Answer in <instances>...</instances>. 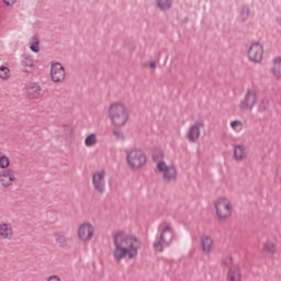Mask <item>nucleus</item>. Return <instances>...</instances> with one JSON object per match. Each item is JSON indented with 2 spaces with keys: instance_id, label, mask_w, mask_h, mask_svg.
Returning a JSON list of instances; mask_svg holds the SVG:
<instances>
[{
  "instance_id": "39448f33",
  "label": "nucleus",
  "mask_w": 281,
  "mask_h": 281,
  "mask_svg": "<svg viewBox=\"0 0 281 281\" xmlns=\"http://www.w3.org/2000/svg\"><path fill=\"white\" fill-rule=\"evenodd\" d=\"M125 164L130 170H142L148 164V156L142 148L130 147L125 149Z\"/></svg>"
},
{
  "instance_id": "bb28decb",
  "label": "nucleus",
  "mask_w": 281,
  "mask_h": 281,
  "mask_svg": "<svg viewBox=\"0 0 281 281\" xmlns=\"http://www.w3.org/2000/svg\"><path fill=\"white\" fill-rule=\"evenodd\" d=\"M67 240H69V238L65 234L56 235V243L59 247H65V245H67Z\"/></svg>"
},
{
  "instance_id": "423d86ee",
  "label": "nucleus",
  "mask_w": 281,
  "mask_h": 281,
  "mask_svg": "<svg viewBox=\"0 0 281 281\" xmlns=\"http://www.w3.org/2000/svg\"><path fill=\"white\" fill-rule=\"evenodd\" d=\"M177 238V233L175 228L170 226V224H165L160 227V236L153 244L155 251L161 254L164 251V247H170L172 243Z\"/></svg>"
},
{
  "instance_id": "dca6fc26",
  "label": "nucleus",
  "mask_w": 281,
  "mask_h": 281,
  "mask_svg": "<svg viewBox=\"0 0 281 281\" xmlns=\"http://www.w3.org/2000/svg\"><path fill=\"white\" fill-rule=\"evenodd\" d=\"M200 247L204 256H210L214 251V239L207 235H203L200 239Z\"/></svg>"
},
{
  "instance_id": "6ab92c4d",
  "label": "nucleus",
  "mask_w": 281,
  "mask_h": 281,
  "mask_svg": "<svg viewBox=\"0 0 281 281\" xmlns=\"http://www.w3.org/2000/svg\"><path fill=\"white\" fill-rule=\"evenodd\" d=\"M22 69L26 74H30V71H34V58L27 56L22 60Z\"/></svg>"
},
{
  "instance_id": "f8f14e48",
  "label": "nucleus",
  "mask_w": 281,
  "mask_h": 281,
  "mask_svg": "<svg viewBox=\"0 0 281 281\" xmlns=\"http://www.w3.org/2000/svg\"><path fill=\"white\" fill-rule=\"evenodd\" d=\"M247 157H249V150L245 144L233 145V160L236 161V164L246 161Z\"/></svg>"
},
{
  "instance_id": "f257e3e1",
  "label": "nucleus",
  "mask_w": 281,
  "mask_h": 281,
  "mask_svg": "<svg viewBox=\"0 0 281 281\" xmlns=\"http://www.w3.org/2000/svg\"><path fill=\"white\" fill-rule=\"evenodd\" d=\"M113 258L116 262H121L124 258L133 260L137 258L139 249H142V241L137 236L126 231H117L113 234Z\"/></svg>"
},
{
  "instance_id": "a878e982",
  "label": "nucleus",
  "mask_w": 281,
  "mask_h": 281,
  "mask_svg": "<svg viewBox=\"0 0 281 281\" xmlns=\"http://www.w3.org/2000/svg\"><path fill=\"white\" fill-rule=\"evenodd\" d=\"M86 146H95L98 144V136L95 134H90L86 137L85 140Z\"/></svg>"
},
{
  "instance_id": "ddd939ff",
  "label": "nucleus",
  "mask_w": 281,
  "mask_h": 281,
  "mask_svg": "<svg viewBox=\"0 0 281 281\" xmlns=\"http://www.w3.org/2000/svg\"><path fill=\"white\" fill-rule=\"evenodd\" d=\"M105 179H106V171L104 169L95 171L92 175V186L94 190H98V192H104V188L106 186Z\"/></svg>"
},
{
  "instance_id": "f03ea898",
  "label": "nucleus",
  "mask_w": 281,
  "mask_h": 281,
  "mask_svg": "<svg viewBox=\"0 0 281 281\" xmlns=\"http://www.w3.org/2000/svg\"><path fill=\"white\" fill-rule=\"evenodd\" d=\"M106 117L114 128H122L123 126H126L128 120H131V110H128L126 103L114 101L108 106Z\"/></svg>"
},
{
  "instance_id": "4468645a",
  "label": "nucleus",
  "mask_w": 281,
  "mask_h": 281,
  "mask_svg": "<svg viewBox=\"0 0 281 281\" xmlns=\"http://www.w3.org/2000/svg\"><path fill=\"white\" fill-rule=\"evenodd\" d=\"M65 67L60 63H55L50 67V78L53 82H63L65 80Z\"/></svg>"
},
{
  "instance_id": "a211bd4d",
  "label": "nucleus",
  "mask_w": 281,
  "mask_h": 281,
  "mask_svg": "<svg viewBox=\"0 0 281 281\" xmlns=\"http://www.w3.org/2000/svg\"><path fill=\"white\" fill-rule=\"evenodd\" d=\"M271 74L278 80L281 78V57H276L272 61Z\"/></svg>"
},
{
  "instance_id": "1a4fd4ad",
  "label": "nucleus",
  "mask_w": 281,
  "mask_h": 281,
  "mask_svg": "<svg viewBox=\"0 0 281 281\" xmlns=\"http://www.w3.org/2000/svg\"><path fill=\"white\" fill-rule=\"evenodd\" d=\"M205 124L203 121L194 122L187 130V139L189 144H198L201 139V128H204Z\"/></svg>"
},
{
  "instance_id": "aec40b11",
  "label": "nucleus",
  "mask_w": 281,
  "mask_h": 281,
  "mask_svg": "<svg viewBox=\"0 0 281 281\" xmlns=\"http://www.w3.org/2000/svg\"><path fill=\"white\" fill-rule=\"evenodd\" d=\"M30 49H31V52H34L35 54H38V52H41L38 36L31 37Z\"/></svg>"
},
{
  "instance_id": "412c9836",
  "label": "nucleus",
  "mask_w": 281,
  "mask_h": 281,
  "mask_svg": "<svg viewBox=\"0 0 281 281\" xmlns=\"http://www.w3.org/2000/svg\"><path fill=\"white\" fill-rule=\"evenodd\" d=\"M27 93L36 98L41 94V86H38V83H30L27 86Z\"/></svg>"
},
{
  "instance_id": "2eb2a0df",
  "label": "nucleus",
  "mask_w": 281,
  "mask_h": 281,
  "mask_svg": "<svg viewBox=\"0 0 281 281\" xmlns=\"http://www.w3.org/2000/svg\"><path fill=\"white\" fill-rule=\"evenodd\" d=\"M14 238V228L8 222H0V239L12 240Z\"/></svg>"
},
{
  "instance_id": "f3484780",
  "label": "nucleus",
  "mask_w": 281,
  "mask_h": 281,
  "mask_svg": "<svg viewBox=\"0 0 281 281\" xmlns=\"http://www.w3.org/2000/svg\"><path fill=\"white\" fill-rule=\"evenodd\" d=\"M226 281H243V272L237 266H232L226 271Z\"/></svg>"
},
{
  "instance_id": "473e14b6",
  "label": "nucleus",
  "mask_w": 281,
  "mask_h": 281,
  "mask_svg": "<svg viewBox=\"0 0 281 281\" xmlns=\"http://www.w3.org/2000/svg\"><path fill=\"white\" fill-rule=\"evenodd\" d=\"M3 2L5 3V5L12 8V5H14V3H16V0H3Z\"/></svg>"
},
{
  "instance_id": "72a5a7b5",
  "label": "nucleus",
  "mask_w": 281,
  "mask_h": 281,
  "mask_svg": "<svg viewBox=\"0 0 281 281\" xmlns=\"http://www.w3.org/2000/svg\"><path fill=\"white\" fill-rule=\"evenodd\" d=\"M150 69H157V64L155 61L149 63Z\"/></svg>"
},
{
  "instance_id": "c756f323",
  "label": "nucleus",
  "mask_w": 281,
  "mask_h": 281,
  "mask_svg": "<svg viewBox=\"0 0 281 281\" xmlns=\"http://www.w3.org/2000/svg\"><path fill=\"white\" fill-rule=\"evenodd\" d=\"M46 281H63V279L58 274L49 276Z\"/></svg>"
},
{
  "instance_id": "9b49d317",
  "label": "nucleus",
  "mask_w": 281,
  "mask_h": 281,
  "mask_svg": "<svg viewBox=\"0 0 281 281\" xmlns=\"http://www.w3.org/2000/svg\"><path fill=\"white\" fill-rule=\"evenodd\" d=\"M256 104H258V94L255 90H248L244 100L239 103V109L241 111H251Z\"/></svg>"
},
{
  "instance_id": "20e7f679",
  "label": "nucleus",
  "mask_w": 281,
  "mask_h": 281,
  "mask_svg": "<svg viewBox=\"0 0 281 281\" xmlns=\"http://www.w3.org/2000/svg\"><path fill=\"white\" fill-rule=\"evenodd\" d=\"M213 212L218 223H227L234 216V203L227 196H220L213 201Z\"/></svg>"
},
{
  "instance_id": "5701e85b",
  "label": "nucleus",
  "mask_w": 281,
  "mask_h": 281,
  "mask_svg": "<svg viewBox=\"0 0 281 281\" xmlns=\"http://www.w3.org/2000/svg\"><path fill=\"white\" fill-rule=\"evenodd\" d=\"M12 71L7 66H0V80H10Z\"/></svg>"
},
{
  "instance_id": "7c9ffc66",
  "label": "nucleus",
  "mask_w": 281,
  "mask_h": 281,
  "mask_svg": "<svg viewBox=\"0 0 281 281\" xmlns=\"http://www.w3.org/2000/svg\"><path fill=\"white\" fill-rule=\"evenodd\" d=\"M274 175L276 179H278V181L281 183V164L277 167Z\"/></svg>"
},
{
  "instance_id": "4be33fe9",
  "label": "nucleus",
  "mask_w": 281,
  "mask_h": 281,
  "mask_svg": "<svg viewBox=\"0 0 281 281\" xmlns=\"http://www.w3.org/2000/svg\"><path fill=\"white\" fill-rule=\"evenodd\" d=\"M263 251L265 254H268V256H273L276 254V244L273 241H266L263 244Z\"/></svg>"
},
{
  "instance_id": "393cba45",
  "label": "nucleus",
  "mask_w": 281,
  "mask_h": 281,
  "mask_svg": "<svg viewBox=\"0 0 281 281\" xmlns=\"http://www.w3.org/2000/svg\"><path fill=\"white\" fill-rule=\"evenodd\" d=\"M10 168V157L7 155L0 156V170H8Z\"/></svg>"
},
{
  "instance_id": "7ed1b4c3",
  "label": "nucleus",
  "mask_w": 281,
  "mask_h": 281,
  "mask_svg": "<svg viewBox=\"0 0 281 281\" xmlns=\"http://www.w3.org/2000/svg\"><path fill=\"white\" fill-rule=\"evenodd\" d=\"M166 155L161 150H156L153 155L154 161H156V171L167 182L175 181L177 179V166L166 160Z\"/></svg>"
},
{
  "instance_id": "c85d7f7f",
  "label": "nucleus",
  "mask_w": 281,
  "mask_h": 281,
  "mask_svg": "<svg viewBox=\"0 0 281 281\" xmlns=\"http://www.w3.org/2000/svg\"><path fill=\"white\" fill-rule=\"evenodd\" d=\"M172 5L170 0H158V8L160 10H168Z\"/></svg>"
},
{
  "instance_id": "2f4dec72",
  "label": "nucleus",
  "mask_w": 281,
  "mask_h": 281,
  "mask_svg": "<svg viewBox=\"0 0 281 281\" xmlns=\"http://www.w3.org/2000/svg\"><path fill=\"white\" fill-rule=\"evenodd\" d=\"M233 261L234 259L232 258V256H227L222 260L223 265H232Z\"/></svg>"
},
{
  "instance_id": "cd10ccee",
  "label": "nucleus",
  "mask_w": 281,
  "mask_h": 281,
  "mask_svg": "<svg viewBox=\"0 0 281 281\" xmlns=\"http://www.w3.org/2000/svg\"><path fill=\"white\" fill-rule=\"evenodd\" d=\"M112 134L117 142H124V139H126V135H124V132L120 130H114Z\"/></svg>"
},
{
  "instance_id": "b1692460",
  "label": "nucleus",
  "mask_w": 281,
  "mask_h": 281,
  "mask_svg": "<svg viewBox=\"0 0 281 281\" xmlns=\"http://www.w3.org/2000/svg\"><path fill=\"white\" fill-rule=\"evenodd\" d=\"M229 126H231L232 131H234L235 133H241V131L244 128L243 121H240V120L232 121L229 123Z\"/></svg>"
},
{
  "instance_id": "9d476101",
  "label": "nucleus",
  "mask_w": 281,
  "mask_h": 281,
  "mask_svg": "<svg viewBox=\"0 0 281 281\" xmlns=\"http://www.w3.org/2000/svg\"><path fill=\"white\" fill-rule=\"evenodd\" d=\"M14 183H19L16 171L13 169H4L0 171V186L1 188H12Z\"/></svg>"
},
{
  "instance_id": "6e6552de",
  "label": "nucleus",
  "mask_w": 281,
  "mask_h": 281,
  "mask_svg": "<svg viewBox=\"0 0 281 281\" xmlns=\"http://www.w3.org/2000/svg\"><path fill=\"white\" fill-rule=\"evenodd\" d=\"M248 60L255 65H260L265 58V46L261 43L254 42L247 50Z\"/></svg>"
},
{
  "instance_id": "0eeeda50",
  "label": "nucleus",
  "mask_w": 281,
  "mask_h": 281,
  "mask_svg": "<svg viewBox=\"0 0 281 281\" xmlns=\"http://www.w3.org/2000/svg\"><path fill=\"white\" fill-rule=\"evenodd\" d=\"M77 236L81 243H89L95 238V225L91 222H83L77 229Z\"/></svg>"
}]
</instances>
